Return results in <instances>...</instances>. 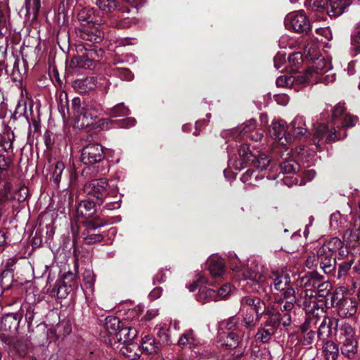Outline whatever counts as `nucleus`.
<instances>
[{
  "label": "nucleus",
  "mask_w": 360,
  "mask_h": 360,
  "mask_svg": "<svg viewBox=\"0 0 360 360\" xmlns=\"http://www.w3.org/2000/svg\"><path fill=\"white\" fill-rule=\"evenodd\" d=\"M96 4L99 9L105 13L116 11L122 6L117 0H96Z\"/></svg>",
  "instance_id": "nucleus-30"
},
{
  "label": "nucleus",
  "mask_w": 360,
  "mask_h": 360,
  "mask_svg": "<svg viewBox=\"0 0 360 360\" xmlns=\"http://www.w3.org/2000/svg\"><path fill=\"white\" fill-rule=\"evenodd\" d=\"M122 345V347L120 348V352L124 356L131 360L139 359L142 353V349L139 344L131 340Z\"/></svg>",
  "instance_id": "nucleus-22"
},
{
  "label": "nucleus",
  "mask_w": 360,
  "mask_h": 360,
  "mask_svg": "<svg viewBox=\"0 0 360 360\" xmlns=\"http://www.w3.org/2000/svg\"><path fill=\"white\" fill-rule=\"evenodd\" d=\"M328 298L330 299V303L328 304L329 307H336L338 309L340 307V302L342 300L345 299V297L342 294L331 292L329 293V295L327 297Z\"/></svg>",
  "instance_id": "nucleus-50"
},
{
  "label": "nucleus",
  "mask_w": 360,
  "mask_h": 360,
  "mask_svg": "<svg viewBox=\"0 0 360 360\" xmlns=\"http://www.w3.org/2000/svg\"><path fill=\"white\" fill-rule=\"evenodd\" d=\"M161 349V343L157 342L156 339L151 335H146L142 338V350L147 354H152L158 353Z\"/></svg>",
  "instance_id": "nucleus-26"
},
{
  "label": "nucleus",
  "mask_w": 360,
  "mask_h": 360,
  "mask_svg": "<svg viewBox=\"0 0 360 360\" xmlns=\"http://www.w3.org/2000/svg\"><path fill=\"white\" fill-rule=\"evenodd\" d=\"M276 330L274 328H261L257 333V337L260 339L264 343L267 342L275 333Z\"/></svg>",
  "instance_id": "nucleus-47"
},
{
  "label": "nucleus",
  "mask_w": 360,
  "mask_h": 360,
  "mask_svg": "<svg viewBox=\"0 0 360 360\" xmlns=\"http://www.w3.org/2000/svg\"><path fill=\"white\" fill-rule=\"evenodd\" d=\"M123 323L117 316H108L104 319L103 327L109 335L115 338Z\"/></svg>",
  "instance_id": "nucleus-23"
},
{
  "label": "nucleus",
  "mask_w": 360,
  "mask_h": 360,
  "mask_svg": "<svg viewBox=\"0 0 360 360\" xmlns=\"http://www.w3.org/2000/svg\"><path fill=\"white\" fill-rule=\"evenodd\" d=\"M256 128V121L255 120H251L249 121L248 124H244V126L240 129V135L245 136L248 132L251 131L252 130Z\"/></svg>",
  "instance_id": "nucleus-64"
},
{
  "label": "nucleus",
  "mask_w": 360,
  "mask_h": 360,
  "mask_svg": "<svg viewBox=\"0 0 360 360\" xmlns=\"http://www.w3.org/2000/svg\"><path fill=\"white\" fill-rule=\"evenodd\" d=\"M79 224L82 229V237H84L89 234L97 233L96 230L108 224V221L100 217H97L94 219H90V220H81Z\"/></svg>",
  "instance_id": "nucleus-16"
},
{
  "label": "nucleus",
  "mask_w": 360,
  "mask_h": 360,
  "mask_svg": "<svg viewBox=\"0 0 360 360\" xmlns=\"http://www.w3.org/2000/svg\"><path fill=\"white\" fill-rule=\"evenodd\" d=\"M359 118L357 116L352 115L350 114H347L341 123V127L339 129L340 130H345L347 128L353 127L356 124Z\"/></svg>",
  "instance_id": "nucleus-44"
},
{
  "label": "nucleus",
  "mask_w": 360,
  "mask_h": 360,
  "mask_svg": "<svg viewBox=\"0 0 360 360\" xmlns=\"http://www.w3.org/2000/svg\"><path fill=\"white\" fill-rule=\"evenodd\" d=\"M290 277L289 274H282L277 276L274 281V288L278 291H283L290 285Z\"/></svg>",
  "instance_id": "nucleus-34"
},
{
  "label": "nucleus",
  "mask_w": 360,
  "mask_h": 360,
  "mask_svg": "<svg viewBox=\"0 0 360 360\" xmlns=\"http://www.w3.org/2000/svg\"><path fill=\"white\" fill-rule=\"evenodd\" d=\"M34 309L32 307H29L27 309V312L25 314V321L27 323L28 331L31 334V337L32 336L34 338H37V333L38 332H41L40 337L43 340L48 335V330L46 329V325L44 323L38 324L35 330L31 329L32 322L34 319Z\"/></svg>",
  "instance_id": "nucleus-17"
},
{
  "label": "nucleus",
  "mask_w": 360,
  "mask_h": 360,
  "mask_svg": "<svg viewBox=\"0 0 360 360\" xmlns=\"http://www.w3.org/2000/svg\"><path fill=\"white\" fill-rule=\"evenodd\" d=\"M22 319L21 313H8L4 314L1 320V328L2 330L9 332L11 334H16Z\"/></svg>",
  "instance_id": "nucleus-13"
},
{
  "label": "nucleus",
  "mask_w": 360,
  "mask_h": 360,
  "mask_svg": "<svg viewBox=\"0 0 360 360\" xmlns=\"http://www.w3.org/2000/svg\"><path fill=\"white\" fill-rule=\"evenodd\" d=\"M223 326L227 330L230 331H238L240 329V326H243V322H240L239 318L236 316H231L227 320L221 322Z\"/></svg>",
  "instance_id": "nucleus-36"
},
{
  "label": "nucleus",
  "mask_w": 360,
  "mask_h": 360,
  "mask_svg": "<svg viewBox=\"0 0 360 360\" xmlns=\"http://www.w3.org/2000/svg\"><path fill=\"white\" fill-rule=\"evenodd\" d=\"M290 65V72H297L303 63V57L301 52H294L289 54L288 58Z\"/></svg>",
  "instance_id": "nucleus-32"
},
{
  "label": "nucleus",
  "mask_w": 360,
  "mask_h": 360,
  "mask_svg": "<svg viewBox=\"0 0 360 360\" xmlns=\"http://www.w3.org/2000/svg\"><path fill=\"white\" fill-rule=\"evenodd\" d=\"M327 13L330 16H339L352 4L351 0H328Z\"/></svg>",
  "instance_id": "nucleus-21"
},
{
  "label": "nucleus",
  "mask_w": 360,
  "mask_h": 360,
  "mask_svg": "<svg viewBox=\"0 0 360 360\" xmlns=\"http://www.w3.org/2000/svg\"><path fill=\"white\" fill-rule=\"evenodd\" d=\"M216 290L207 288L205 287L200 288L199 292L196 295V299L198 302L202 304L209 302L212 297L215 296Z\"/></svg>",
  "instance_id": "nucleus-35"
},
{
  "label": "nucleus",
  "mask_w": 360,
  "mask_h": 360,
  "mask_svg": "<svg viewBox=\"0 0 360 360\" xmlns=\"http://www.w3.org/2000/svg\"><path fill=\"white\" fill-rule=\"evenodd\" d=\"M282 316L281 313L267 317L264 322L266 327H270L276 330L281 324Z\"/></svg>",
  "instance_id": "nucleus-41"
},
{
  "label": "nucleus",
  "mask_w": 360,
  "mask_h": 360,
  "mask_svg": "<svg viewBox=\"0 0 360 360\" xmlns=\"http://www.w3.org/2000/svg\"><path fill=\"white\" fill-rule=\"evenodd\" d=\"M347 136V131L340 130L339 127H334L333 131H330L327 124L319 123L314 134L313 143L319 147L320 142L324 137H326L325 143H332L336 141L344 139Z\"/></svg>",
  "instance_id": "nucleus-6"
},
{
  "label": "nucleus",
  "mask_w": 360,
  "mask_h": 360,
  "mask_svg": "<svg viewBox=\"0 0 360 360\" xmlns=\"http://www.w3.org/2000/svg\"><path fill=\"white\" fill-rule=\"evenodd\" d=\"M244 276L247 281L246 285H250L252 290H257L260 292V289L266 292L269 289L271 290V283L269 284L266 278L260 273L255 272L253 270H247L244 272Z\"/></svg>",
  "instance_id": "nucleus-9"
},
{
  "label": "nucleus",
  "mask_w": 360,
  "mask_h": 360,
  "mask_svg": "<svg viewBox=\"0 0 360 360\" xmlns=\"http://www.w3.org/2000/svg\"><path fill=\"white\" fill-rule=\"evenodd\" d=\"M338 320L325 317L319 326L317 337L319 340L326 342L328 338L335 335L338 330Z\"/></svg>",
  "instance_id": "nucleus-12"
},
{
  "label": "nucleus",
  "mask_w": 360,
  "mask_h": 360,
  "mask_svg": "<svg viewBox=\"0 0 360 360\" xmlns=\"http://www.w3.org/2000/svg\"><path fill=\"white\" fill-rule=\"evenodd\" d=\"M29 196V190L26 186H21L15 193L14 198L17 199L19 202H24L27 200Z\"/></svg>",
  "instance_id": "nucleus-55"
},
{
  "label": "nucleus",
  "mask_w": 360,
  "mask_h": 360,
  "mask_svg": "<svg viewBox=\"0 0 360 360\" xmlns=\"http://www.w3.org/2000/svg\"><path fill=\"white\" fill-rule=\"evenodd\" d=\"M63 328V332L61 333L62 335L66 336L69 335L72 332V326L69 321L62 322L60 324L57 326L56 330H58L59 332H61V328Z\"/></svg>",
  "instance_id": "nucleus-62"
},
{
  "label": "nucleus",
  "mask_w": 360,
  "mask_h": 360,
  "mask_svg": "<svg viewBox=\"0 0 360 360\" xmlns=\"http://www.w3.org/2000/svg\"><path fill=\"white\" fill-rule=\"evenodd\" d=\"M351 51L354 56L360 54V22L355 27L351 35ZM356 65L360 67V61L358 59L352 60L349 63V72H351L352 66H355Z\"/></svg>",
  "instance_id": "nucleus-18"
},
{
  "label": "nucleus",
  "mask_w": 360,
  "mask_h": 360,
  "mask_svg": "<svg viewBox=\"0 0 360 360\" xmlns=\"http://www.w3.org/2000/svg\"><path fill=\"white\" fill-rule=\"evenodd\" d=\"M353 261H345L339 264L338 270V278H340L342 276H346L348 271L351 269Z\"/></svg>",
  "instance_id": "nucleus-53"
},
{
  "label": "nucleus",
  "mask_w": 360,
  "mask_h": 360,
  "mask_svg": "<svg viewBox=\"0 0 360 360\" xmlns=\"http://www.w3.org/2000/svg\"><path fill=\"white\" fill-rule=\"evenodd\" d=\"M46 230L43 228L37 229L35 232V235L33 237L32 243L34 245L40 246L42 243H46L50 238L51 234H53V230L48 225L45 227Z\"/></svg>",
  "instance_id": "nucleus-28"
},
{
  "label": "nucleus",
  "mask_w": 360,
  "mask_h": 360,
  "mask_svg": "<svg viewBox=\"0 0 360 360\" xmlns=\"http://www.w3.org/2000/svg\"><path fill=\"white\" fill-rule=\"evenodd\" d=\"M269 133L274 139L281 140L283 137H285L286 141H291L289 127H285V122L283 120L272 122Z\"/></svg>",
  "instance_id": "nucleus-19"
},
{
  "label": "nucleus",
  "mask_w": 360,
  "mask_h": 360,
  "mask_svg": "<svg viewBox=\"0 0 360 360\" xmlns=\"http://www.w3.org/2000/svg\"><path fill=\"white\" fill-rule=\"evenodd\" d=\"M86 61L84 58H83L82 55H79L77 56H75L71 59L70 65V66L71 68H84V69H92L94 67L93 66H87L86 65Z\"/></svg>",
  "instance_id": "nucleus-46"
},
{
  "label": "nucleus",
  "mask_w": 360,
  "mask_h": 360,
  "mask_svg": "<svg viewBox=\"0 0 360 360\" xmlns=\"http://www.w3.org/2000/svg\"><path fill=\"white\" fill-rule=\"evenodd\" d=\"M98 205L97 202L89 197L80 201L77 209L78 223H79L81 220H90V219H94L98 217L95 214L96 212V206Z\"/></svg>",
  "instance_id": "nucleus-10"
},
{
  "label": "nucleus",
  "mask_w": 360,
  "mask_h": 360,
  "mask_svg": "<svg viewBox=\"0 0 360 360\" xmlns=\"http://www.w3.org/2000/svg\"><path fill=\"white\" fill-rule=\"evenodd\" d=\"M238 158L234 161V167L236 169L240 170L248 167H254L261 171L266 170L269 166L271 160L264 153L252 151L250 145L248 143L241 144L238 149Z\"/></svg>",
  "instance_id": "nucleus-2"
},
{
  "label": "nucleus",
  "mask_w": 360,
  "mask_h": 360,
  "mask_svg": "<svg viewBox=\"0 0 360 360\" xmlns=\"http://www.w3.org/2000/svg\"><path fill=\"white\" fill-rule=\"evenodd\" d=\"M316 295L319 299H327L328 295L331 291L332 287L328 282H321L316 286Z\"/></svg>",
  "instance_id": "nucleus-40"
},
{
  "label": "nucleus",
  "mask_w": 360,
  "mask_h": 360,
  "mask_svg": "<svg viewBox=\"0 0 360 360\" xmlns=\"http://www.w3.org/2000/svg\"><path fill=\"white\" fill-rule=\"evenodd\" d=\"M317 258L320 267L326 274L335 276L337 256L328 255L329 253L319 252L317 250Z\"/></svg>",
  "instance_id": "nucleus-15"
},
{
  "label": "nucleus",
  "mask_w": 360,
  "mask_h": 360,
  "mask_svg": "<svg viewBox=\"0 0 360 360\" xmlns=\"http://www.w3.org/2000/svg\"><path fill=\"white\" fill-rule=\"evenodd\" d=\"M113 75L122 80L131 81L134 75L132 72L126 68H116L112 70Z\"/></svg>",
  "instance_id": "nucleus-37"
},
{
  "label": "nucleus",
  "mask_w": 360,
  "mask_h": 360,
  "mask_svg": "<svg viewBox=\"0 0 360 360\" xmlns=\"http://www.w3.org/2000/svg\"><path fill=\"white\" fill-rule=\"evenodd\" d=\"M58 281L72 288L77 285V278L76 275L71 271L64 274Z\"/></svg>",
  "instance_id": "nucleus-42"
},
{
  "label": "nucleus",
  "mask_w": 360,
  "mask_h": 360,
  "mask_svg": "<svg viewBox=\"0 0 360 360\" xmlns=\"http://www.w3.org/2000/svg\"><path fill=\"white\" fill-rule=\"evenodd\" d=\"M344 245L343 242L338 238L334 237L324 243V244L319 248V252L329 253L328 255L336 256L338 249Z\"/></svg>",
  "instance_id": "nucleus-25"
},
{
  "label": "nucleus",
  "mask_w": 360,
  "mask_h": 360,
  "mask_svg": "<svg viewBox=\"0 0 360 360\" xmlns=\"http://www.w3.org/2000/svg\"><path fill=\"white\" fill-rule=\"evenodd\" d=\"M57 287V295L58 298H65L68 295L72 290V288L63 283L60 281H57L56 282Z\"/></svg>",
  "instance_id": "nucleus-49"
},
{
  "label": "nucleus",
  "mask_w": 360,
  "mask_h": 360,
  "mask_svg": "<svg viewBox=\"0 0 360 360\" xmlns=\"http://www.w3.org/2000/svg\"><path fill=\"white\" fill-rule=\"evenodd\" d=\"M71 110L74 119V127L79 129L91 126L94 129L99 128L101 130L129 128L134 126L136 122V119L131 117L120 120L101 118L96 122V120L102 114L103 109L99 102L90 96L75 97L72 100Z\"/></svg>",
  "instance_id": "nucleus-1"
},
{
  "label": "nucleus",
  "mask_w": 360,
  "mask_h": 360,
  "mask_svg": "<svg viewBox=\"0 0 360 360\" xmlns=\"http://www.w3.org/2000/svg\"><path fill=\"white\" fill-rule=\"evenodd\" d=\"M77 19L83 25H88L87 32L98 37L100 39L103 37L102 32L98 30L96 25H101L103 20L99 11L91 7H84L77 13Z\"/></svg>",
  "instance_id": "nucleus-5"
},
{
  "label": "nucleus",
  "mask_w": 360,
  "mask_h": 360,
  "mask_svg": "<svg viewBox=\"0 0 360 360\" xmlns=\"http://www.w3.org/2000/svg\"><path fill=\"white\" fill-rule=\"evenodd\" d=\"M209 271L215 278H219L224 274V263L221 260L212 259L209 262Z\"/></svg>",
  "instance_id": "nucleus-31"
},
{
  "label": "nucleus",
  "mask_w": 360,
  "mask_h": 360,
  "mask_svg": "<svg viewBox=\"0 0 360 360\" xmlns=\"http://www.w3.org/2000/svg\"><path fill=\"white\" fill-rule=\"evenodd\" d=\"M278 86H294V79L292 76H280L276 79Z\"/></svg>",
  "instance_id": "nucleus-54"
},
{
  "label": "nucleus",
  "mask_w": 360,
  "mask_h": 360,
  "mask_svg": "<svg viewBox=\"0 0 360 360\" xmlns=\"http://www.w3.org/2000/svg\"><path fill=\"white\" fill-rule=\"evenodd\" d=\"M188 345H189L191 347L192 345H195V339L192 330L186 331L182 334L178 341V345L181 347H184Z\"/></svg>",
  "instance_id": "nucleus-39"
},
{
  "label": "nucleus",
  "mask_w": 360,
  "mask_h": 360,
  "mask_svg": "<svg viewBox=\"0 0 360 360\" xmlns=\"http://www.w3.org/2000/svg\"><path fill=\"white\" fill-rule=\"evenodd\" d=\"M84 193L87 197H89L97 202L98 206L101 205L105 198L110 193V186L106 179H92L84 184L83 187Z\"/></svg>",
  "instance_id": "nucleus-4"
},
{
  "label": "nucleus",
  "mask_w": 360,
  "mask_h": 360,
  "mask_svg": "<svg viewBox=\"0 0 360 360\" xmlns=\"http://www.w3.org/2000/svg\"><path fill=\"white\" fill-rule=\"evenodd\" d=\"M345 108L341 103L337 104L333 109L332 120L334 122L336 119L342 116L345 112Z\"/></svg>",
  "instance_id": "nucleus-60"
},
{
  "label": "nucleus",
  "mask_w": 360,
  "mask_h": 360,
  "mask_svg": "<svg viewBox=\"0 0 360 360\" xmlns=\"http://www.w3.org/2000/svg\"><path fill=\"white\" fill-rule=\"evenodd\" d=\"M284 25L287 30L300 34H309L311 31L309 21L303 13L292 12L288 14Z\"/></svg>",
  "instance_id": "nucleus-7"
},
{
  "label": "nucleus",
  "mask_w": 360,
  "mask_h": 360,
  "mask_svg": "<svg viewBox=\"0 0 360 360\" xmlns=\"http://www.w3.org/2000/svg\"><path fill=\"white\" fill-rule=\"evenodd\" d=\"M137 334L138 333L135 328L125 326L123 323L114 339L117 340V342L124 344L134 340L137 336Z\"/></svg>",
  "instance_id": "nucleus-20"
},
{
  "label": "nucleus",
  "mask_w": 360,
  "mask_h": 360,
  "mask_svg": "<svg viewBox=\"0 0 360 360\" xmlns=\"http://www.w3.org/2000/svg\"><path fill=\"white\" fill-rule=\"evenodd\" d=\"M241 336H243V334L238 333V331L229 332L224 341V345L229 349L236 348L239 345Z\"/></svg>",
  "instance_id": "nucleus-33"
},
{
  "label": "nucleus",
  "mask_w": 360,
  "mask_h": 360,
  "mask_svg": "<svg viewBox=\"0 0 360 360\" xmlns=\"http://www.w3.org/2000/svg\"><path fill=\"white\" fill-rule=\"evenodd\" d=\"M316 333L315 331L310 330L309 332L303 335H300L297 338L300 342L304 345H309L313 343L315 339Z\"/></svg>",
  "instance_id": "nucleus-48"
},
{
  "label": "nucleus",
  "mask_w": 360,
  "mask_h": 360,
  "mask_svg": "<svg viewBox=\"0 0 360 360\" xmlns=\"http://www.w3.org/2000/svg\"><path fill=\"white\" fill-rule=\"evenodd\" d=\"M341 333L345 337H354V330L352 327V326L347 323H343L340 327Z\"/></svg>",
  "instance_id": "nucleus-58"
},
{
  "label": "nucleus",
  "mask_w": 360,
  "mask_h": 360,
  "mask_svg": "<svg viewBox=\"0 0 360 360\" xmlns=\"http://www.w3.org/2000/svg\"><path fill=\"white\" fill-rule=\"evenodd\" d=\"M232 291V286L229 283H226L219 288L218 295L221 299H227Z\"/></svg>",
  "instance_id": "nucleus-56"
},
{
  "label": "nucleus",
  "mask_w": 360,
  "mask_h": 360,
  "mask_svg": "<svg viewBox=\"0 0 360 360\" xmlns=\"http://www.w3.org/2000/svg\"><path fill=\"white\" fill-rule=\"evenodd\" d=\"M281 171L283 174H292L295 172V166L290 162H283L279 165Z\"/></svg>",
  "instance_id": "nucleus-57"
},
{
  "label": "nucleus",
  "mask_w": 360,
  "mask_h": 360,
  "mask_svg": "<svg viewBox=\"0 0 360 360\" xmlns=\"http://www.w3.org/2000/svg\"><path fill=\"white\" fill-rule=\"evenodd\" d=\"M357 310V302L355 298L345 297L340 302L339 312L345 316L351 317L354 316Z\"/></svg>",
  "instance_id": "nucleus-24"
},
{
  "label": "nucleus",
  "mask_w": 360,
  "mask_h": 360,
  "mask_svg": "<svg viewBox=\"0 0 360 360\" xmlns=\"http://www.w3.org/2000/svg\"><path fill=\"white\" fill-rule=\"evenodd\" d=\"M81 161L86 165L94 166L97 172L105 174L106 167L104 162L108 165L105 159L103 147L99 143H90L84 146L82 150Z\"/></svg>",
  "instance_id": "nucleus-3"
},
{
  "label": "nucleus",
  "mask_w": 360,
  "mask_h": 360,
  "mask_svg": "<svg viewBox=\"0 0 360 360\" xmlns=\"http://www.w3.org/2000/svg\"><path fill=\"white\" fill-rule=\"evenodd\" d=\"M285 61V53L278 52L274 58V67L278 70Z\"/></svg>",
  "instance_id": "nucleus-63"
},
{
  "label": "nucleus",
  "mask_w": 360,
  "mask_h": 360,
  "mask_svg": "<svg viewBox=\"0 0 360 360\" xmlns=\"http://www.w3.org/2000/svg\"><path fill=\"white\" fill-rule=\"evenodd\" d=\"M300 285L304 287H311L312 288H316L317 286L316 285V283L312 280V278H310L309 273L301 278Z\"/></svg>",
  "instance_id": "nucleus-59"
},
{
  "label": "nucleus",
  "mask_w": 360,
  "mask_h": 360,
  "mask_svg": "<svg viewBox=\"0 0 360 360\" xmlns=\"http://www.w3.org/2000/svg\"><path fill=\"white\" fill-rule=\"evenodd\" d=\"M82 238L86 245H93L103 241L105 238V234L98 232V233H93L84 236Z\"/></svg>",
  "instance_id": "nucleus-45"
},
{
  "label": "nucleus",
  "mask_w": 360,
  "mask_h": 360,
  "mask_svg": "<svg viewBox=\"0 0 360 360\" xmlns=\"http://www.w3.org/2000/svg\"><path fill=\"white\" fill-rule=\"evenodd\" d=\"M130 10L128 6L122 5L110 16V25L117 29H125L131 26L132 20L129 16Z\"/></svg>",
  "instance_id": "nucleus-11"
},
{
  "label": "nucleus",
  "mask_w": 360,
  "mask_h": 360,
  "mask_svg": "<svg viewBox=\"0 0 360 360\" xmlns=\"http://www.w3.org/2000/svg\"><path fill=\"white\" fill-rule=\"evenodd\" d=\"M130 110L123 103L115 105L110 110L109 115L110 117H124L129 114Z\"/></svg>",
  "instance_id": "nucleus-38"
},
{
  "label": "nucleus",
  "mask_w": 360,
  "mask_h": 360,
  "mask_svg": "<svg viewBox=\"0 0 360 360\" xmlns=\"http://www.w3.org/2000/svg\"><path fill=\"white\" fill-rule=\"evenodd\" d=\"M298 74L292 76L294 79V86L295 85H306L312 82L311 77L314 73L319 74V72L314 70V68H309L304 73L297 72ZM320 73H322L321 71Z\"/></svg>",
  "instance_id": "nucleus-27"
},
{
  "label": "nucleus",
  "mask_w": 360,
  "mask_h": 360,
  "mask_svg": "<svg viewBox=\"0 0 360 360\" xmlns=\"http://www.w3.org/2000/svg\"><path fill=\"white\" fill-rule=\"evenodd\" d=\"M18 259L15 258L8 259L4 264V269L1 274V286L4 290L18 288L19 285L27 283L18 282L14 278V271L17 268Z\"/></svg>",
  "instance_id": "nucleus-8"
},
{
  "label": "nucleus",
  "mask_w": 360,
  "mask_h": 360,
  "mask_svg": "<svg viewBox=\"0 0 360 360\" xmlns=\"http://www.w3.org/2000/svg\"><path fill=\"white\" fill-rule=\"evenodd\" d=\"M83 281L86 288H92L96 281V275L93 271L86 269L83 274Z\"/></svg>",
  "instance_id": "nucleus-51"
},
{
  "label": "nucleus",
  "mask_w": 360,
  "mask_h": 360,
  "mask_svg": "<svg viewBox=\"0 0 360 360\" xmlns=\"http://www.w3.org/2000/svg\"><path fill=\"white\" fill-rule=\"evenodd\" d=\"M342 354L348 359L354 357L357 352V345L352 343L350 345H342L341 347Z\"/></svg>",
  "instance_id": "nucleus-52"
},
{
  "label": "nucleus",
  "mask_w": 360,
  "mask_h": 360,
  "mask_svg": "<svg viewBox=\"0 0 360 360\" xmlns=\"http://www.w3.org/2000/svg\"><path fill=\"white\" fill-rule=\"evenodd\" d=\"M64 169L65 165L62 161H58L56 163L51 176L54 183L57 184H59L61 180V176Z\"/></svg>",
  "instance_id": "nucleus-43"
},
{
  "label": "nucleus",
  "mask_w": 360,
  "mask_h": 360,
  "mask_svg": "<svg viewBox=\"0 0 360 360\" xmlns=\"http://www.w3.org/2000/svg\"><path fill=\"white\" fill-rule=\"evenodd\" d=\"M305 127L306 124L304 117L302 116H296L288 127L291 139H302L307 138L310 134Z\"/></svg>",
  "instance_id": "nucleus-14"
},
{
  "label": "nucleus",
  "mask_w": 360,
  "mask_h": 360,
  "mask_svg": "<svg viewBox=\"0 0 360 360\" xmlns=\"http://www.w3.org/2000/svg\"><path fill=\"white\" fill-rule=\"evenodd\" d=\"M87 46H88L87 51L90 55V58H91V60L94 63V65H95L96 60L98 59L100 57L102 56V50L101 49L96 50L95 49H92L91 46L89 44H88Z\"/></svg>",
  "instance_id": "nucleus-61"
},
{
  "label": "nucleus",
  "mask_w": 360,
  "mask_h": 360,
  "mask_svg": "<svg viewBox=\"0 0 360 360\" xmlns=\"http://www.w3.org/2000/svg\"><path fill=\"white\" fill-rule=\"evenodd\" d=\"M323 352L326 360H336L338 356V346L332 340L323 342Z\"/></svg>",
  "instance_id": "nucleus-29"
}]
</instances>
